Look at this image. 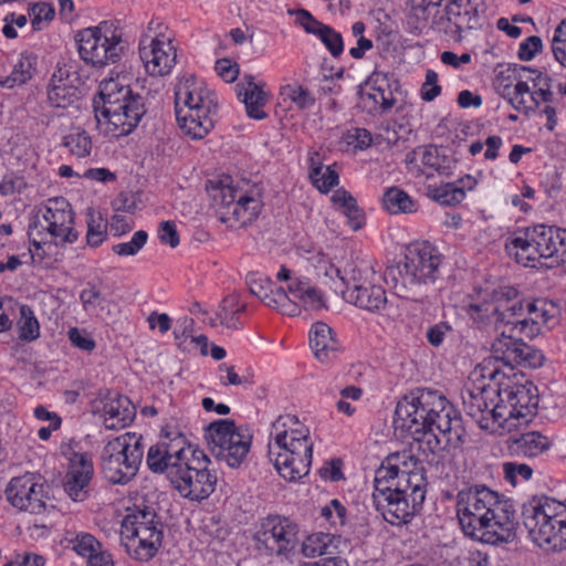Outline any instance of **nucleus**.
I'll return each mask as SVG.
<instances>
[{
    "label": "nucleus",
    "instance_id": "a18cd8bd",
    "mask_svg": "<svg viewBox=\"0 0 566 566\" xmlns=\"http://www.w3.org/2000/svg\"><path fill=\"white\" fill-rule=\"evenodd\" d=\"M384 205L390 213H410L416 210V202L411 197L397 187H391L385 192Z\"/></svg>",
    "mask_w": 566,
    "mask_h": 566
},
{
    "label": "nucleus",
    "instance_id": "20e7f679",
    "mask_svg": "<svg viewBox=\"0 0 566 566\" xmlns=\"http://www.w3.org/2000/svg\"><path fill=\"white\" fill-rule=\"evenodd\" d=\"M394 469H377L374 479V501L386 522L407 525L422 507L427 492V478L419 472L402 474L398 480Z\"/></svg>",
    "mask_w": 566,
    "mask_h": 566
},
{
    "label": "nucleus",
    "instance_id": "13d9d810",
    "mask_svg": "<svg viewBox=\"0 0 566 566\" xmlns=\"http://www.w3.org/2000/svg\"><path fill=\"white\" fill-rule=\"evenodd\" d=\"M148 234L144 230H138L134 233L133 238L128 242L115 244L113 252L119 256H133L136 255L142 248L146 244Z\"/></svg>",
    "mask_w": 566,
    "mask_h": 566
},
{
    "label": "nucleus",
    "instance_id": "72a5a7b5",
    "mask_svg": "<svg viewBox=\"0 0 566 566\" xmlns=\"http://www.w3.org/2000/svg\"><path fill=\"white\" fill-rule=\"evenodd\" d=\"M342 297L347 303L369 312H378L385 308L387 303L385 290L375 282L356 291H342Z\"/></svg>",
    "mask_w": 566,
    "mask_h": 566
},
{
    "label": "nucleus",
    "instance_id": "49530a36",
    "mask_svg": "<svg viewBox=\"0 0 566 566\" xmlns=\"http://www.w3.org/2000/svg\"><path fill=\"white\" fill-rule=\"evenodd\" d=\"M430 197L444 206H454L465 198V191L454 182L442 184L437 187H429Z\"/></svg>",
    "mask_w": 566,
    "mask_h": 566
},
{
    "label": "nucleus",
    "instance_id": "7ed1b4c3",
    "mask_svg": "<svg viewBox=\"0 0 566 566\" xmlns=\"http://www.w3.org/2000/svg\"><path fill=\"white\" fill-rule=\"evenodd\" d=\"M93 109L97 127L116 138L132 134L147 112L144 97L119 77L101 82Z\"/></svg>",
    "mask_w": 566,
    "mask_h": 566
},
{
    "label": "nucleus",
    "instance_id": "0e129e2a",
    "mask_svg": "<svg viewBox=\"0 0 566 566\" xmlns=\"http://www.w3.org/2000/svg\"><path fill=\"white\" fill-rule=\"evenodd\" d=\"M102 300L101 291L92 282H87L85 289L80 293V301L85 312H92L99 305Z\"/></svg>",
    "mask_w": 566,
    "mask_h": 566
},
{
    "label": "nucleus",
    "instance_id": "2f4dec72",
    "mask_svg": "<svg viewBox=\"0 0 566 566\" xmlns=\"http://www.w3.org/2000/svg\"><path fill=\"white\" fill-rule=\"evenodd\" d=\"M104 424L107 429L116 430L128 426L135 418L136 411L126 396H108L104 407Z\"/></svg>",
    "mask_w": 566,
    "mask_h": 566
},
{
    "label": "nucleus",
    "instance_id": "bf43d9fd",
    "mask_svg": "<svg viewBox=\"0 0 566 566\" xmlns=\"http://www.w3.org/2000/svg\"><path fill=\"white\" fill-rule=\"evenodd\" d=\"M307 253L310 255H307L306 259L312 262L318 273H323L325 276L332 280L336 276H339L340 270L332 264L327 255L321 250H308Z\"/></svg>",
    "mask_w": 566,
    "mask_h": 566
},
{
    "label": "nucleus",
    "instance_id": "bb28decb",
    "mask_svg": "<svg viewBox=\"0 0 566 566\" xmlns=\"http://www.w3.org/2000/svg\"><path fill=\"white\" fill-rule=\"evenodd\" d=\"M295 536V526L287 518L269 516L258 534V542L264 545L270 554L281 555L292 549Z\"/></svg>",
    "mask_w": 566,
    "mask_h": 566
},
{
    "label": "nucleus",
    "instance_id": "58836bf2",
    "mask_svg": "<svg viewBox=\"0 0 566 566\" xmlns=\"http://www.w3.org/2000/svg\"><path fill=\"white\" fill-rule=\"evenodd\" d=\"M379 469H394L397 474L391 476L392 480H398V476L405 473L411 475L417 472H420L422 476L426 478L424 468L421 465L419 459L411 453V450H405L389 457L388 464H381Z\"/></svg>",
    "mask_w": 566,
    "mask_h": 566
},
{
    "label": "nucleus",
    "instance_id": "4c0bfd02",
    "mask_svg": "<svg viewBox=\"0 0 566 566\" xmlns=\"http://www.w3.org/2000/svg\"><path fill=\"white\" fill-rule=\"evenodd\" d=\"M332 201L339 206L354 231L363 228L365 222L364 212L358 208L356 199L348 191L344 189L336 190L332 196Z\"/></svg>",
    "mask_w": 566,
    "mask_h": 566
},
{
    "label": "nucleus",
    "instance_id": "e433bc0d",
    "mask_svg": "<svg viewBox=\"0 0 566 566\" xmlns=\"http://www.w3.org/2000/svg\"><path fill=\"white\" fill-rule=\"evenodd\" d=\"M36 70V56L32 53H21L18 61L13 64L10 75L0 78V85L13 87L22 85L32 78Z\"/></svg>",
    "mask_w": 566,
    "mask_h": 566
},
{
    "label": "nucleus",
    "instance_id": "cd10ccee",
    "mask_svg": "<svg viewBox=\"0 0 566 566\" xmlns=\"http://www.w3.org/2000/svg\"><path fill=\"white\" fill-rule=\"evenodd\" d=\"M77 81L76 72L66 65H59L48 85V103L54 108L73 106L81 96V92L75 85Z\"/></svg>",
    "mask_w": 566,
    "mask_h": 566
},
{
    "label": "nucleus",
    "instance_id": "8fccbe9b",
    "mask_svg": "<svg viewBox=\"0 0 566 566\" xmlns=\"http://www.w3.org/2000/svg\"><path fill=\"white\" fill-rule=\"evenodd\" d=\"M506 99L516 111L527 113L535 109L531 87L524 78L515 83L513 91Z\"/></svg>",
    "mask_w": 566,
    "mask_h": 566
},
{
    "label": "nucleus",
    "instance_id": "3c124183",
    "mask_svg": "<svg viewBox=\"0 0 566 566\" xmlns=\"http://www.w3.org/2000/svg\"><path fill=\"white\" fill-rule=\"evenodd\" d=\"M247 284L250 293L270 307L274 300L273 295L276 287L274 283L268 277L249 274L247 276Z\"/></svg>",
    "mask_w": 566,
    "mask_h": 566
},
{
    "label": "nucleus",
    "instance_id": "603ef678",
    "mask_svg": "<svg viewBox=\"0 0 566 566\" xmlns=\"http://www.w3.org/2000/svg\"><path fill=\"white\" fill-rule=\"evenodd\" d=\"M273 297L274 300L270 307L289 316H296L301 313V303L294 297L289 296L283 287H275Z\"/></svg>",
    "mask_w": 566,
    "mask_h": 566
},
{
    "label": "nucleus",
    "instance_id": "f8f14e48",
    "mask_svg": "<svg viewBox=\"0 0 566 566\" xmlns=\"http://www.w3.org/2000/svg\"><path fill=\"white\" fill-rule=\"evenodd\" d=\"M467 314L480 327L494 324L497 331L501 327L513 329L516 318L524 316V304L518 291L513 286H500L480 302H470L467 305Z\"/></svg>",
    "mask_w": 566,
    "mask_h": 566
},
{
    "label": "nucleus",
    "instance_id": "79ce46f5",
    "mask_svg": "<svg viewBox=\"0 0 566 566\" xmlns=\"http://www.w3.org/2000/svg\"><path fill=\"white\" fill-rule=\"evenodd\" d=\"M280 96L283 97L284 101L289 99L297 111L310 109L316 103L313 92L298 83L287 84L281 87Z\"/></svg>",
    "mask_w": 566,
    "mask_h": 566
},
{
    "label": "nucleus",
    "instance_id": "ddd939ff",
    "mask_svg": "<svg viewBox=\"0 0 566 566\" xmlns=\"http://www.w3.org/2000/svg\"><path fill=\"white\" fill-rule=\"evenodd\" d=\"M144 439L126 432L108 441L101 453V469L113 484H126L136 476L144 457Z\"/></svg>",
    "mask_w": 566,
    "mask_h": 566
},
{
    "label": "nucleus",
    "instance_id": "c03bdc74",
    "mask_svg": "<svg viewBox=\"0 0 566 566\" xmlns=\"http://www.w3.org/2000/svg\"><path fill=\"white\" fill-rule=\"evenodd\" d=\"M86 242L90 247L96 248L101 245L107 237V221L103 218L101 212L88 208L86 211Z\"/></svg>",
    "mask_w": 566,
    "mask_h": 566
},
{
    "label": "nucleus",
    "instance_id": "6e6d98bb",
    "mask_svg": "<svg viewBox=\"0 0 566 566\" xmlns=\"http://www.w3.org/2000/svg\"><path fill=\"white\" fill-rule=\"evenodd\" d=\"M73 543V549L81 556L91 560L94 556H97L102 552L99 542L91 534L84 533L75 537Z\"/></svg>",
    "mask_w": 566,
    "mask_h": 566
},
{
    "label": "nucleus",
    "instance_id": "1a4fd4ad",
    "mask_svg": "<svg viewBox=\"0 0 566 566\" xmlns=\"http://www.w3.org/2000/svg\"><path fill=\"white\" fill-rule=\"evenodd\" d=\"M441 254L429 242L412 244L408 248L405 261L398 264L399 277H396V293L407 300L421 302L424 290L439 277Z\"/></svg>",
    "mask_w": 566,
    "mask_h": 566
},
{
    "label": "nucleus",
    "instance_id": "37998d69",
    "mask_svg": "<svg viewBox=\"0 0 566 566\" xmlns=\"http://www.w3.org/2000/svg\"><path fill=\"white\" fill-rule=\"evenodd\" d=\"M334 537L327 533H314L306 537L302 544L304 556L314 558L323 555H332L335 549Z\"/></svg>",
    "mask_w": 566,
    "mask_h": 566
},
{
    "label": "nucleus",
    "instance_id": "9b49d317",
    "mask_svg": "<svg viewBox=\"0 0 566 566\" xmlns=\"http://www.w3.org/2000/svg\"><path fill=\"white\" fill-rule=\"evenodd\" d=\"M120 534L128 554L137 560L148 562L163 544L164 525L155 510L137 507L123 520Z\"/></svg>",
    "mask_w": 566,
    "mask_h": 566
},
{
    "label": "nucleus",
    "instance_id": "f03ea898",
    "mask_svg": "<svg viewBox=\"0 0 566 566\" xmlns=\"http://www.w3.org/2000/svg\"><path fill=\"white\" fill-rule=\"evenodd\" d=\"M395 427L409 433L437 430L446 447L463 444L465 429L453 406L437 390L417 388L405 395L396 406Z\"/></svg>",
    "mask_w": 566,
    "mask_h": 566
},
{
    "label": "nucleus",
    "instance_id": "e2e57ef3",
    "mask_svg": "<svg viewBox=\"0 0 566 566\" xmlns=\"http://www.w3.org/2000/svg\"><path fill=\"white\" fill-rule=\"evenodd\" d=\"M30 14L32 28L41 30L44 21H51L54 18L55 10L49 3L40 2L32 6Z\"/></svg>",
    "mask_w": 566,
    "mask_h": 566
},
{
    "label": "nucleus",
    "instance_id": "4d7b16f0",
    "mask_svg": "<svg viewBox=\"0 0 566 566\" xmlns=\"http://www.w3.org/2000/svg\"><path fill=\"white\" fill-rule=\"evenodd\" d=\"M329 51L333 57H338L344 51V41L339 32L326 25L316 35Z\"/></svg>",
    "mask_w": 566,
    "mask_h": 566
},
{
    "label": "nucleus",
    "instance_id": "39448f33",
    "mask_svg": "<svg viewBox=\"0 0 566 566\" xmlns=\"http://www.w3.org/2000/svg\"><path fill=\"white\" fill-rule=\"evenodd\" d=\"M274 443L269 444V457L280 475L296 481L310 472L313 442L310 430L295 416L279 417L273 423Z\"/></svg>",
    "mask_w": 566,
    "mask_h": 566
},
{
    "label": "nucleus",
    "instance_id": "a19ab883",
    "mask_svg": "<svg viewBox=\"0 0 566 566\" xmlns=\"http://www.w3.org/2000/svg\"><path fill=\"white\" fill-rule=\"evenodd\" d=\"M536 73V70H532L524 65H510L505 70L501 71L496 76V90L499 94L503 98H507V96L513 91V87L515 85L514 82L517 83V81L522 78H527L526 74H534Z\"/></svg>",
    "mask_w": 566,
    "mask_h": 566
},
{
    "label": "nucleus",
    "instance_id": "423d86ee",
    "mask_svg": "<svg viewBox=\"0 0 566 566\" xmlns=\"http://www.w3.org/2000/svg\"><path fill=\"white\" fill-rule=\"evenodd\" d=\"M214 93L195 75H185L175 88V112L180 129L192 139L203 138L214 126Z\"/></svg>",
    "mask_w": 566,
    "mask_h": 566
},
{
    "label": "nucleus",
    "instance_id": "4468645a",
    "mask_svg": "<svg viewBox=\"0 0 566 566\" xmlns=\"http://www.w3.org/2000/svg\"><path fill=\"white\" fill-rule=\"evenodd\" d=\"M495 416L501 420V432H511L527 424L536 415L538 406L537 388L533 382L515 384L507 379L499 381Z\"/></svg>",
    "mask_w": 566,
    "mask_h": 566
},
{
    "label": "nucleus",
    "instance_id": "f3484780",
    "mask_svg": "<svg viewBox=\"0 0 566 566\" xmlns=\"http://www.w3.org/2000/svg\"><path fill=\"white\" fill-rule=\"evenodd\" d=\"M205 438L210 452L218 461L232 469L239 468L250 452L252 434L237 427L232 419H219L206 428Z\"/></svg>",
    "mask_w": 566,
    "mask_h": 566
},
{
    "label": "nucleus",
    "instance_id": "4be33fe9",
    "mask_svg": "<svg viewBox=\"0 0 566 566\" xmlns=\"http://www.w3.org/2000/svg\"><path fill=\"white\" fill-rule=\"evenodd\" d=\"M48 486L32 473L15 476L8 483L4 494L7 501L19 511L42 514L46 511Z\"/></svg>",
    "mask_w": 566,
    "mask_h": 566
},
{
    "label": "nucleus",
    "instance_id": "aec40b11",
    "mask_svg": "<svg viewBox=\"0 0 566 566\" xmlns=\"http://www.w3.org/2000/svg\"><path fill=\"white\" fill-rule=\"evenodd\" d=\"M484 12V0H448L438 21V31L461 41L464 31L481 27Z\"/></svg>",
    "mask_w": 566,
    "mask_h": 566
},
{
    "label": "nucleus",
    "instance_id": "0eeeda50",
    "mask_svg": "<svg viewBox=\"0 0 566 566\" xmlns=\"http://www.w3.org/2000/svg\"><path fill=\"white\" fill-rule=\"evenodd\" d=\"M521 528L541 548L566 549V505L549 497H534L520 511Z\"/></svg>",
    "mask_w": 566,
    "mask_h": 566
},
{
    "label": "nucleus",
    "instance_id": "de8ad7c7",
    "mask_svg": "<svg viewBox=\"0 0 566 566\" xmlns=\"http://www.w3.org/2000/svg\"><path fill=\"white\" fill-rule=\"evenodd\" d=\"M62 145L78 158L87 157L92 150V139L84 129L76 128L63 138Z\"/></svg>",
    "mask_w": 566,
    "mask_h": 566
},
{
    "label": "nucleus",
    "instance_id": "5701e85b",
    "mask_svg": "<svg viewBox=\"0 0 566 566\" xmlns=\"http://www.w3.org/2000/svg\"><path fill=\"white\" fill-rule=\"evenodd\" d=\"M185 444L186 438L181 432L169 427L163 428L161 440L148 449V469L154 473H166L170 480V469L177 468L189 453Z\"/></svg>",
    "mask_w": 566,
    "mask_h": 566
},
{
    "label": "nucleus",
    "instance_id": "b1692460",
    "mask_svg": "<svg viewBox=\"0 0 566 566\" xmlns=\"http://www.w3.org/2000/svg\"><path fill=\"white\" fill-rule=\"evenodd\" d=\"M523 335L510 332L506 327H501L499 337L492 344V356L485 358L474 370V375L495 381L501 375L499 364L513 369L516 366L517 344Z\"/></svg>",
    "mask_w": 566,
    "mask_h": 566
},
{
    "label": "nucleus",
    "instance_id": "c756f323",
    "mask_svg": "<svg viewBox=\"0 0 566 566\" xmlns=\"http://www.w3.org/2000/svg\"><path fill=\"white\" fill-rule=\"evenodd\" d=\"M376 272L370 262L366 260H355L348 263L344 271H340L338 282H335V291L342 294V291H356L364 285L374 283Z\"/></svg>",
    "mask_w": 566,
    "mask_h": 566
},
{
    "label": "nucleus",
    "instance_id": "a878e982",
    "mask_svg": "<svg viewBox=\"0 0 566 566\" xmlns=\"http://www.w3.org/2000/svg\"><path fill=\"white\" fill-rule=\"evenodd\" d=\"M556 305L546 298H536L524 305V316L516 318L513 329L518 335L534 338L541 334L544 326L555 319Z\"/></svg>",
    "mask_w": 566,
    "mask_h": 566
},
{
    "label": "nucleus",
    "instance_id": "6ab92c4d",
    "mask_svg": "<svg viewBox=\"0 0 566 566\" xmlns=\"http://www.w3.org/2000/svg\"><path fill=\"white\" fill-rule=\"evenodd\" d=\"M60 452L69 462L63 489L70 499L83 502L90 495V482L94 473L92 459L81 452L78 442L74 440L63 442Z\"/></svg>",
    "mask_w": 566,
    "mask_h": 566
},
{
    "label": "nucleus",
    "instance_id": "69168bd1",
    "mask_svg": "<svg viewBox=\"0 0 566 566\" xmlns=\"http://www.w3.org/2000/svg\"><path fill=\"white\" fill-rule=\"evenodd\" d=\"M306 311H318L325 306L322 293L314 286L306 287L297 300Z\"/></svg>",
    "mask_w": 566,
    "mask_h": 566
},
{
    "label": "nucleus",
    "instance_id": "dca6fc26",
    "mask_svg": "<svg viewBox=\"0 0 566 566\" xmlns=\"http://www.w3.org/2000/svg\"><path fill=\"white\" fill-rule=\"evenodd\" d=\"M75 42L83 62L96 69L119 62L125 51L122 34L107 21L77 31Z\"/></svg>",
    "mask_w": 566,
    "mask_h": 566
},
{
    "label": "nucleus",
    "instance_id": "f704fd0d",
    "mask_svg": "<svg viewBox=\"0 0 566 566\" xmlns=\"http://www.w3.org/2000/svg\"><path fill=\"white\" fill-rule=\"evenodd\" d=\"M448 0H411L410 18L417 22L416 28L427 25L438 30V21L443 13L444 3Z\"/></svg>",
    "mask_w": 566,
    "mask_h": 566
},
{
    "label": "nucleus",
    "instance_id": "412c9836",
    "mask_svg": "<svg viewBox=\"0 0 566 566\" xmlns=\"http://www.w3.org/2000/svg\"><path fill=\"white\" fill-rule=\"evenodd\" d=\"M499 380L481 386L467 388L462 392V405L465 413L474 419L481 429L502 434L501 420L495 416L493 396H497Z\"/></svg>",
    "mask_w": 566,
    "mask_h": 566
},
{
    "label": "nucleus",
    "instance_id": "ea45409f",
    "mask_svg": "<svg viewBox=\"0 0 566 566\" xmlns=\"http://www.w3.org/2000/svg\"><path fill=\"white\" fill-rule=\"evenodd\" d=\"M310 179L322 192H328L338 182V175L331 167L324 168L318 160V155L310 157Z\"/></svg>",
    "mask_w": 566,
    "mask_h": 566
},
{
    "label": "nucleus",
    "instance_id": "393cba45",
    "mask_svg": "<svg viewBox=\"0 0 566 566\" xmlns=\"http://www.w3.org/2000/svg\"><path fill=\"white\" fill-rule=\"evenodd\" d=\"M139 55L148 74L164 76L170 73L176 64L177 53L170 38L157 32L147 44L146 40L139 42Z\"/></svg>",
    "mask_w": 566,
    "mask_h": 566
},
{
    "label": "nucleus",
    "instance_id": "680f3d73",
    "mask_svg": "<svg viewBox=\"0 0 566 566\" xmlns=\"http://www.w3.org/2000/svg\"><path fill=\"white\" fill-rule=\"evenodd\" d=\"M289 14L296 15V23L310 34L317 35L318 32L327 25L316 20L311 12L305 9L289 10Z\"/></svg>",
    "mask_w": 566,
    "mask_h": 566
},
{
    "label": "nucleus",
    "instance_id": "f257e3e1",
    "mask_svg": "<svg viewBox=\"0 0 566 566\" xmlns=\"http://www.w3.org/2000/svg\"><path fill=\"white\" fill-rule=\"evenodd\" d=\"M455 512L464 534L485 544L510 543L521 528L514 502L485 484L462 488L455 494Z\"/></svg>",
    "mask_w": 566,
    "mask_h": 566
},
{
    "label": "nucleus",
    "instance_id": "a211bd4d",
    "mask_svg": "<svg viewBox=\"0 0 566 566\" xmlns=\"http://www.w3.org/2000/svg\"><path fill=\"white\" fill-rule=\"evenodd\" d=\"M210 182L207 189L214 202L219 220L230 228H241L251 223L261 211V201L254 197L243 195L230 185L219 181Z\"/></svg>",
    "mask_w": 566,
    "mask_h": 566
},
{
    "label": "nucleus",
    "instance_id": "052dcab7",
    "mask_svg": "<svg viewBox=\"0 0 566 566\" xmlns=\"http://www.w3.org/2000/svg\"><path fill=\"white\" fill-rule=\"evenodd\" d=\"M552 52L555 60L566 67V19H564L555 29L552 39Z\"/></svg>",
    "mask_w": 566,
    "mask_h": 566
},
{
    "label": "nucleus",
    "instance_id": "338daca9",
    "mask_svg": "<svg viewBox=\"0 0 566 566\" xmlns=\"http://www.w3.org/2000/svg\"><path fill=\"white\" fill-rule=\"evenodd\" d=\"M158 238L163 244H168L170 248H176L180 243L176 224L169 220L159 223Z\"/></svg>",
    "mask_w": 566,
    "mask_h": 566
},
{
    "label": "nucleus",
    "instance_id": "c85d7f7f",
    "mask_svg": "<svg viewBox=\"0 0 566 566\" xmlns=\"http://www.w3.org/2000/svg\"><path fill=\"white\" fill-rule=\"evenodd\" d=\"M386 83L387 75L381 72H374L368 77L367 85H371V91L360 94V104L369 115L387 113L396 104L391 90L384 87Z\"/></svg>",
    "mask_w": 566,
    "mask_h": 566
},
{
    "label": "nucleus",
    "instance_id": "09e8293b",
    "mask_svg": "<svg viewBox=\"0 0 566 566\" xmlns=\"http://www.w3.org/2000/svg\"><path fill=\"white\" fill-rule=\"evenodd\" d=\"M19 338L25 342H33L40 336V324L29 305L20 306V319L18 322Z\"/></svg>",
    "mask_w": 566,
    "mask_h": 566
},
{
    "label": "nucleus",
    "instance_id": "774afa93",
    "mask_svg": "<svg viewBox=\"0 0 566 566\" xmlns=\"http://www.w3.org/2000/svg\"><path fill=\"white\" fill-rule=\"evenodd\" d=\"M216 72L227 83H232L240 73L239 64L230 59L223 57L216 62Z\"/></svg>",
    "mask_w": 566,
    "mask_h": 566
},
{
    "label": "nucleus",
    "instance_id": "c9c22d12",
    "mask_svg": "<svg viewBox=\"0 0 566 566\" xmlns=\"http://www.w3.org/2000/svg\"><path fill=\"white\" fill-rule=\"evenodd\" d=\"M552 446L548 437L538 431H528L513 440V450L524 457H537L547 451Z\"/></svg>",
    "mask_w": 566,
    "mask_h": 566
},
{
    "label": "nucleus",
    "instance_id": "864d4df0",
    "mask_svg": "<svg viewBox=\"0 0 566 566\" xmlns=\"http://www.w3.org/2000/svg\"><path fill=\"white\" fill-rule=\"evenodd\" d=\"M536 76L531 77L527 76V80L533 82V86L537 87V90L532 92V97L534 98L535 108L539 105L541 102L544 103H553L554 94L551 91V82L552 78L547 75H543L541 72L536 71Z\"/></svg>",
    "mask_w": 566,
    "mask_h": 566
},
{
    "label": "nucleus",
    "instance_id": "473e14b6",
    "mask_svg": "<svg viewBox=\"0 0 566 566\" xmlns=\"http://www.w3.org/2000/svg\"><path fill=\"white\" fill-rule=\"evenodd\" d=\"M310 346L316 359L327 363L336 356L339 345L333 329L323 322H316L310 331Z\"/></svg>",
    "mask_w": 566,
    "mask_h": 566
},
{
    "label": "nucleus",
    "instance_id": "9d476101",
    "mask_svg": "<svg viewBox=\"0 0 566 566\" xmlns=\"http://www.w3.org/2000/svg\"><path fill=\"white\" fill-rule=\"evenodd\" d=\"M39 213L41 217L34 218L28 231L30 243L34 249L30 251L33 254L42 249V243H46V237L56 244L73 243L78 239V233L74 230V212L65 198L48 199L39 209Z\"/></svg>",
    "mask_w": 566,
    "mask_h": 566
},
{
    "label": "nucleus",
    "instance_id": "6e6552de",
    "mask_svg": "<svg viewBox=\"0 0 566 566\" xmlns=\"http://www.w3.org/2000/svg\"><path fill=\"white\" fill-rule=\"evenodd\" d=\"M506 251L526 268H537L542 259L549 260L552 266L564 264L566 229L546 224L526 228L506 244Z\"/></svg>",
    "mask_w": 566,
    "mask_h": 566
},
{
    "label": "nucleus",
    "instance_id": "5fc2aeb1",
    "mask_svg": "<svg viewBox=\"0 0 566 566\" xmlns=\"http://www.w3.org/2000/svg\"><path fill=\"white\" fill-rule=\"evenodd\" d=\"M516 366L537 368L543 365L544 355L541 350L525 344L522 339L517 344Z\"/></svg>",
    "mask_w": 566,
    "mask_h": 566
},
{
    "label": "nucleus",
    "instance_id": "2eb2a0df",
    "mask_svg": "<svg viewBox=\"0 0 566 566\" xmlns=\"http://www.w3.org/2000/svg\"><path fill=\"white\" fill-rule=\"evenodd\" d=\"M188 452L177 468L170 469V482L181 496L202 501L214 492L218 478L209 469L211 461L202 450L189 447Z\"/></svg>",
    "mask_w": 566,
    "mask_h": 566
},
{
    "label": "nucleus",
    "instance_id": "7c9ffc66",
    "mask_svg": "<svg viewBox=\"0 0 566 566\" xmlns=\"http://www.w3.org/2000/svg\"><path fill=\"white\" fill-rule=\"evenodd\" d=\"M244 82L237 85V94L245 106L247 114L253 119H264L268 114L263 107L269 102V94L263 90V85L254 83L252 75H245Z\"/></svg>",
    "mask_w": 566,
    "mask_h": 566
}]
</instances>
